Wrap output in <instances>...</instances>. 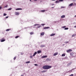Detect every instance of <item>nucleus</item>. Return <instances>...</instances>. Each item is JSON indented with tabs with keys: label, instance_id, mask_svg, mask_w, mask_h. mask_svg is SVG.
<instances>
[{
	"label": "nucleus",
	"instance_id": "f257e3e1",
	"mask_svg": "<svg viewBox=\"0 0 76 76\" xmlns=\"http://www.w3.org/2000/svg\"><path fill=\"white\" fill-rule=\"evenodd\" d=\"M52 66H51L49 65H45L43 66L42 68L43 69H45V70H48V69H49L51 68Z\"/></svg>",
	"mask_w": 76,
	"mask_h": 76
},
{
	"label": "nucleus",
	"instance_id": "f03ea898",
	"mask_svg": "<svg viewBox=\"0 0 76 76\" xmlns=\"http://www.w3.org/2000/svg\"><path fill=\"white\" fill-rule=\"evenodd\" d=\"M66 51L67 53H69V52H70V51H72V50L71 49H69L66 50Z\"/></svg>",
	"mask_w": 76,
	"mask_h": 76
},
{
	"label": "nucleus",
	"instance_id": "7ed1b4c3",
	"mask_svg": "<svg viewBox=\"0 0 76 76\" xmlns=\"http://www.w3.org/2000/svg\"><path fill=\"white\" fill-rule=\"evenodd\" d=\"M70 55L73 57H75V55H74V53H71Z\"/></svg>",
	"mask_w": 76,
	"mask_h": 76
},
{
	"label": "nucleus",
	"instance_id": "20e7f679",
	"mask_svg": "<svg viewBox=\"0 0 76 76\" xmlns=\"http://www.w3.org/2000/svg\"><path fill=\"white\" fill-rule=\"evenodd\" d=\"M50 28V27H44L43 28V29H48Z\"/></svg>",
	"mask_w": 76,
	"mask_h": 76
},
{
	"label": "nucleus",
	"instance_id": "39448f33",
	"mask_svg": "<svg viewBox=\"0 0 76 76\" xmlns=\"http://www.w3.org/2000/svg\"><path fill=\"white\" fill-rule=\"evenodd\" d=\"M58 52L54 54L53 56H57V55H58Z\"/></svg>",
	"mask_w": 76,
	"mask_h": 76
},
{
	"label": "nucleus",
	"instance_id": "423d86ee",
	"mask_svg": "<svg viewBox=\"0 0 76 76\" xmlns=\"http://www.w3.org/2000/svg\"><path fill=\"white\" fill-rule=\"evenodd\" d=\"M47 56H43L42 57V58H47Z\"/></svg>",
	"mask_w": 76,
	"mask_h": 76
},
{
	"label": "nucleus",
	"instance_id": "0eeeda50",
	"mask_svg": "<svg viewBox=\"0 0 76 76\" xmlns=\"http://www.w3.org/2000/svg\"><path fill=\"white\" fill-rule=\"evenodd\" d=\"M15 15H19V12H15Z\"/></svg>",
	"mask_w": 76,
	"mask_h": 76
},
{
	"label": "nucleus",
	"instance_id": "6e6552de",
	"mask_svg": "<svg viewBox=\"0 0 76 76\" xmlns=\"http://www.w3.org/2000/svg\"><path fill=\"white\" fill-rule=\"evenodd\" d=\"M56 35L55 34L52 33L50 34V36H54V35Z\"/></svg>",
	"mask_w": 76,
	"mask_h": 76
},
{
	"label": "nucleus",
	"instance_id": "1a4fd4ad",
	"mask_svg": "<svg viewBox=\"0 0 76 76\" xmlns=\"http://www.w3.org/2000/svg\"><path fill=\"white\" fill-rule=\"evenodd\" d=\"M37 54V52H35L34 53V54L33 55V56H35V55H36V54Z\"/></svg>",
	"mask_w": 76,
	"mask_h": 76
},
{
	"label": "nucleus",
	"instance_id": "9d476101",
	"mask_svg": "<svg viewBox=\"0 0 76 76\" xmlns=\"http://www.w3.org/2000/svg\"><path fill=\"white\" fill-rule=\"evenodd\" d=\"M47 72V70H43V71H41V73H45V72Z\"/></svg>",
	"mask_w": 76,
	"mask_h": 76
},
{
	"label": "nucleus",
	"instance_id": "9b49d317",
	"mask_svg": "<svg viewBox=\"0 0 76 76\" xmlns=\"http://www.w3.org/2000/svg\"><path fill=\"white\" fill-rule=\"evenodd\" d=\"M22 10V9L21 8H17L16 9V10Z\"/></svg>",
	"mask_w": 76,
	"mask_h": 76
},
{
	"label": "nucleus",
	"instance_id": "f8f14e48",
	"mask_svg": "<svg viewBox=\"0 0 76 76\" xmlns=\"http://www.w3.org/2000/svg\"><path fill=\"white\" fill-rule=\"evenodd\" d=\"M45 34V33L44 32H42L40 34V35L41 36L44 35Z\"/></svg>",
	"mask_w": 76,
	"mask_h": 76
},
{
	"label": "nucleus",
	"instance_id": "ddd939ff",
	"mask_svg": "<svg viewBox=\"0 0 76 76\" xmlns=\"http://www.w3.org/2000/svg\"><path fill=\"white\" fill-rule=\"evenodd\" d=\"M41 53V51L40 50H38L37 51V53L39 54V53Z\"/></svg>",
	"mask_w": 76,
	"mask_h": 76
},
{
	"label": "nucleus",
	"instance_id": "4468645a",
	"mask_svg": "<svg viewBox=\"0 0 76 76\" xmlns=\"http://www.w3.org/2000/svg\"><path fill=\"white\" fill-rule=\"evenodd\" d=\"M65 16H66L65 15H63L61 17V18H64L65 17Z\"/></svg>",
	"mask_w": 76,
	"mask_h": 76
},
{
	"label": "nucleus",
	"instance_id": "2eb2a0df",
	"mask_svg": "<svg viewBox=\"0 0 76 76\" xmlns=\"http://www.w3.org/2000/svg\"><path fill=\"white\" fill-rule=\"evenodd\" d=\"M45 46L44 45H42L40 46V47H44Z\"/></svg>",
	"mask_w": 76,
	"mask_h": 76
},
{
	"label": "nucleus",
	"instance_id": "dca6fc26",
	"mask_svg": "<svg viewBox=\"0 0 76 76\" xmlns=\"http://www.w3.org/2000/svg\"><path fill=\"white\" fill-rule=\"evenodd\" d=\"M66 56V55L65 54H63L62 55H61V56L62 57H64V56Z\"/></svg>",
	"mask_w": 76,
	"mask_h": 76
},
{
	"label": "nucleus",
	"instance_id": "f3484780",
	"mask_svg": "<svg viewBox=\"0 0 76 76\" xmlns=\"http://www.w3.org/2000/svg\"><path fill=\"white\" fill-rule=\"evenodd\" d=\"M73 3H72L70 4L69 6H73Z\"/></svg>",
	"mask_w": 76,
	"mask_h": 76
},
{
	"label": "nucleus",
	"instance_id": "a211bd4d",
	"mask_svg": "<svg viewBox=\"0 0 76 76\" xmlns=\"http://www.w3.org/2000/svg\"><path fill=\"white\" fill-rule=\"evenodd\" d=\"M5 41V39H2L1 40V42H4V41Z\"/></svg>",
	"mask_w": 76,
	"mask_h": 76
},
{
	"label": "nucleus",
	"instance_id": "6ab92c4d",
	"mask_svg": "<svg viewBox=\"0 0 76 76\" xmlns=\"http://www.w3.org/2000/svg\"><path fill=\"white\" fill-rule=\"evenodd\" d=\"M64 29H65V30H67V29H69V28H66Z\"/></svg>",
	"mask_w": 76,
	"mask_h": 76
},
{
	"label": "nucleus",
	"instance_id": "aec40b11",
	"mask_svg": "<svg viewBox=\"0 0 76 76\" xmlns=\"http://www.w3.org/2000/svg\"><path fill=\"white\" fill-rule=\"evenodd\" d=\"M30 35H32V34H34V32H31L30 33Z\"/></svg>",
	"mask_w": 76,
	"mask_h": 76
},
{
	"label": "nucleus",
	"instance_id": "412c9836",
	"mask_svg": "<svg viewBox=\"0 0 76 76\" xmlns=\"http://www.w3.org/2000/svg\"><path fill=\"white\" fill-rule=\"evenodd\" d=\"M19 36H18L15 37V38L17 39L18 38H19Z\"/></svg>",
	"mask_w": 76,
	"mask_h": 76
},
{
	"label": "nucleus",
	"instance_id": "4be33fe9",
	"mask_svg": "<svg viewBox=\"0 0 76 76\" xmlns=\"http://www.w3.org/2000/svg\"><path fill=\"white\" fill-rule=\"evenodd\" d=\"M55 2H56V3H59V1H56Z\"/></svg>",
	"mask_w": 76,
	"mask_h": 76
},
{
	"label": "nucleus",
	"instance_id": "5701e85b",
	"mask_svg": "<svg viewBox=\"0 0 76 76\" xmlns=\"http://www.w3.org/2000/svg\"><path fill=\"white\" fill-rule=\"evenodd\" d=\"M16 57H14L13 59L14 60H16Z\"/></svg>",
	"mask_w": 76,
	"mask_h": 76
},
{
	"label": "nucleus",
	"instance_id": "b1692460",
	"mask_svg": "<svg viewBox=\"0 0 76 76\" xmlns=\"http://www.w3.org/2000/svg\"><path fill=\"white\" fill-rule=\"evenodd\" d=\"M45 10H42L41 11V12H45Z\"/></svg>",
	"mask_w": 76,
	"mask_h": 76
},
{
	"label": "nucleus",
	"instance_id": "393cba45",
	"mask_svg": "<svg viewBox=\"0 0 76 76\" xmlns=\"http://www.w3.org/2000/svg\"><path fill=\"white\" fill-rule=\"evenodd\" d=\"M10 30V29H7L6 30L7 31H9V30Z\"/></svg>",
	"mask_w": 76,
	"mask_h": 76
},
{
	"label": "nucleus",
	"instance_id": "a878e982",
	"mask_svg": "<svg viewBox=\"0 0 76 76\" xmlns=\"http://www.w3.org/2000/svg\"><path fill=\"white\" fill-rule=\"evenodd\" d=\"M69 42H65V44H67V43H69Z\"/></svg>",
	"mask_w": 76,
	"mask_h": 76
},
{
	"label": "nucleus",
	"instance_id": "bb28decb",
	"mask_svg": "<svg viewBox=\"0 0 76 76\" xmlns=\"http://www.w3.org/2000/svg\"><path fill=\"white\" fill-rule=\"evenodd\" d=\"M30 63V62L29 61H28L26 62V63Z\"/></svg>",
	"mask_w": 76,
	"mask_h": 76
},
{
	"label": "nucleus",
	"instance_id": "cd10ccee",
	"mask_svg": "<svg viewBox=\"0 0 76 76\" xmlns=\"http://www.w3.org/2000/svg\"><path fill=\"white\" fill-rule=\"evenodd\" d=\"M12 10V8H10L8 9V10Z\"/></svg>",
	"mask_w": 76,
	"mask_h": 76
},
{
	"label": "nucleus",
	"instance_id": "c85d7f7f",
	"mask_svg": "<svg viewBox=\"0 0 76 76\" xmlns=\"http://www.w3.org/2000/svg\"><path fill=\"white\" fill-rule=\"evenodd\" d=\"M6 15H7V14H6L4 13V16H6Z\"/></svg>",
	"mask_w": 76,
	"mask_h": 76
},
{
	"label": "nucleus",
	"instance_id": "c756f323",
	"mask_svg": "<svg viewBox=\"0 0 76 76\" xmlns=\"http://www.w3.org/2000/svg\"><path fill=\"white\" fill-rule=\"evenodd\" d=\"M45 24H41V25H42L43 26H44V25H45Z\"/></svg>",
	"mask_w": 76,
	"mask_h": 76
},
{
	"label": "nucleus",
	"instance_id": "7c9ffc66",
	"mask_svg": "<svg viewBox=\"0 0 76 76\" xmlns=\"http://www.w3.org/2000/svg\"><path fill=\"white\" fill-rule=\"evenodd\" d=\"M62 28H66V26H64L62 27Z\"/></svg>",
	"mask_w": 76,
	"mask_h": 76
},
{
	"label": "nucleus",
	"instance_id": "2f4dec72",
	"mask_svg": "<svg viewBox=\"0 0 76 76\" xmlns=\"http://www.w3.org/2000/svg\"><path fill=\"white\" fill-rule=\"evenodd\" d=\"M59 1H63V0H59Z\"/></svg>",
	"mask_w": 76,
	"mask_h": 76
},
{
	"label": "nucleus",
	"instance_id": "473e14b6",
	"mask_svg": "<svg viewBox=\"0 0 76 76\" xmlns=\"http://www.w3.org/2000/svg\"><path fill=\"white\" fill-rule=\"evenodd\" d=\"M30 58H32V56H30Z\"/></svg>",
	"mask_w": 76,
	"mask_h": 76
},
{
	"label": "nucleus",
	"instance_id": "72a5a7b5",
	"mask_svg": "<svg viewBox=\"0 0 76 76\" xmlns=\"http://www.w3.org/2000/svg\"><path fill=\"white\" fill-rule=\"evenodd\" d=\"M70 76H73V74H71V75Z\"/></svg>",
	"mask_w": 76,
	"mask_h": 76
},
{
	"label": "nucleus",
	"instance_id": "f704fd0d",
	"mask_svg": "<svg viewBox=\"0 0 76 76\" xmlns=\"http://www.w3.org/2000/svg\"><path fill=\"white\" fill-rule=\"evenodd\" d=\"M2 9V7H0V10H1Z\"/></svg>",
	"mask_w": 76,
	"mask_h": 76
},
{
	"label": "nucleus",
	"instance_id": "c9c22d12",
	"mask_svg": "<svg viewBox=\"0 0 76 76\" xmlns=\"http://www.w3.org/2000/svg\"><path fill=\"white\" fill-rule=\"evenodd\" d=\"M38 24H35L34 25V26H37V25H38Z\"/></svg>",
	"mask_w": 76,
	"mask_h": 76
},
{
	"label": "nucleus",
	"instance_id": "e433bc0d",
	"mask_svg": "<svg viewBox=\"0 0 76 76\" xmlns=\"http://www.w3.org/2000/svg\"><path fill=\"white\" fill-rule=\"evenodd\" d=\"M34 66H38V64H34Z\"/></svg>",
	"mask_w": 76,
	"mask_h": 76
},
{
	"label": "nucleus",
	"instance_id": "4c0bfd02",
	"mask_svg": "<svg viewBox=\"0 0 76 76\" xmlns=\"http://www.w3.org/2000/svg\"><path fill=\"white\" fill-rule=\"evenodd\" d=\"M5 7H7V5L5 6Z\"/></svg>",
	"mask_w": 76,
	"mask_h": 76
},
{
	"label": "nucleus",
	"instance_id": "58836bf2",
	"mask_svg": "<svg viewBox=\"0 0 76 76\" xmlns=\"http://www.w3.org/2000/svg\"><path fill=\"white\" fill-rule=\"evenodd\" d=\"M75 34H74L72 35V37H75Z\"/></svg>",
	"mask_w": 76,
	"mask_h": 76
},
{
	"label": "nucleus",
	"instance_id": "ea45409f",
	"mask_svg": "<svg viewBox=\"0 0 76 76\" xmlns=\"http://www.w3.org/2000/svg\"><path fill=\"white\" fill-rule=\"evenodd\" d=\"M9 18V16H7L6 17V18Z\"/></svg>",
	"mask_w": 76,
	"mask_h": 76
},
{
	"label": "nucleus",
	"instance_id": "a19ab883",
	"mask_svg": "<svg viewBox=\"0 0 76 76\" xmlns=\"http://www.w3.org/2000/svg\"><path fill=\"white\" fill-rule=\"evenodd\" d=\"M41 27V26H38V27H37V28H39V27Z\"/></svg>",
	"mask_w": 76,
	"mask_h": 76
},
{
	"label": "nucleus",
	"instance_id": "79ce46f5",
	"mask_svg": "<svg viewBox=\"0 0 76 76\" xmlns=\"http://www.w3.org/2000/svg\"><path fill=\"white\" fill-rule=\"evenodd\" d=\"M49 60V58L47 59V60Z\"/></svg>",
	"mask_w": 76,
	"mask_h": 76
},
{
	"label": "nucleus",
	"instance_id": "37998d69",
	"mask_svg": "<svg viewBox=\"0 0 76 76\" xmlns=\"http://www.w3.org/2000/svg\"><path fill=\"white\" fill-rule=\"evenodd\" d=\"M52 6L53 5H54V4H52Z\"/></svg>",
	"mask_w": 76,
	"mask_h": 76
},
{
	"label": "nucleus",
	"instance_id": "c03bdc74",
	"mask_svg": "<svg viewBox=\"0 0 76 76\" xmlns=\"http://www.w3.org/2000/svg\"><path fill=\"white\" fill-rule=\"evenodd\" d=\"M61 8H64V7H61Z\"/></svg>",
	"mask_w": 76,
	"mask_h": 76
},
{
	"label": "nucleus",
	"instance_id": "a18cd8bd",
	"mask_svg": "<svg viewBox=\"0 0 76 76\" xmlns=\"http://www.w3.org/2000/svg\"><path fill=\"white\" fill-rule=\"evenodd\" d=\"M74 28H76V26H74Z\"/></svg>",
	"mask_w": 76,
	"mask_h": 76
},
{
	"label": "nucleus",
	"instance_id": "49530a36",
	"mask_svg": "<svg viewBox=\"0 0 76 76\" xmlns=\"http://www.w3.org/2000/svg\"><path fill=\"white\" fill-rule=\"evenodd\" d=\"M21 76H23V75H21Z\"/></svg>",
	"mask_w": 76,
	"mask_h": 76
},
{
	"label": "nucleus",
	"instance_id": "de8ad7c7",
	"mask_svg": "<svg viewBox=\"0 0 76 76\" xmlns=\"http://www.w3.org/2000/svg\"><path fill=\"white\" fill-rule=\"evenodd\" d=\"M34 1H37V0H34Z\"/></svg>",
	"mask_w": 76,
	"mask_h": 76
},
{
	"label": "nucleus",
	"instance_id": "09e8293b",
	"mask_svg": "<svg viewBox=\"0 0 76 76\" xmlns=\"http://www.w3.org/2000/svg\"><path fill=\"white\" fill-rule=\"evenodd\" d=\"M53 8H54V7H52V9H53Z\"/></svg>",
	"mask_w": 76,
	"mask_h": 76
},
{
	"label": "nucleus",
	"instance_id": "8fccbe9b",
	"mask_svg": "<svg viewBox=\"0 0 76 76\" xmlns=\"http://www.w3.org/2000/svg\"><path fill=\"white\" fill-rule=\"evenodd\" d=\"M30 1H31V0H30Z\"/></svg>",
	"mask_w": 76,
	"mask_h": 76
},
{
	"label": "nucleus",
	"instance_id": "3c124183",
	"mask_svg": "<svg viewBox=\"0 0 76 76\" xmlns=\"http://www.w3.org/2000/svg\"><path fill=\"white\" fill-rule=\"evenodd\" d=\"M54 23H56V21L54 22Z\"/></svg>",
	"mask_w": 76,
	"mask_h": 76
},
{
	"label": "nucleus",
	"instance_id": "603ef678",
	"mask_svg": "<svg viewBox=\"0 0 76 76\" xmlns=\"http://www.w3.org/2000/svg\"><path fill=\"white\" fill-rule=\"evenodd\" d=\"M75 17H76V15H75Z\"/></svg>",
	"mask_w": 76,
	"mask_h": 76
}]
</instances>
